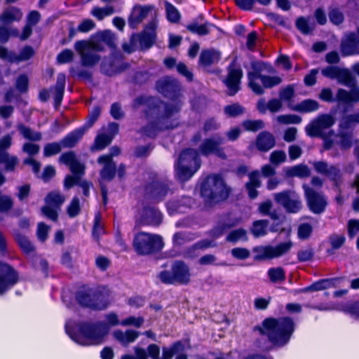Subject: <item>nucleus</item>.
<instances>
[{"instance_id":"nucleus-1","label":"nucleus","mask_w":359,"mask_h":359,"mask_svg":"<svg viewBox=\"0 0 359 359\" xmlns=\"http://www.w3.org/2000/svg\"><path fill=\"white\" fill-rule=\"evenodd\" d=\"M144 104V115L149 121L140 130L146 137L155 139L161 132L172 130L177 126L176 121L181 111L180 105L153 96L139 95L133 100L134 106Z\"/></svg>"},{"instance_id":"nucleus-2","label":"nucleus","mask_w":359,"mask_h":359,"mask_svg":"<svg viewBox=\"0 0 359 359\" xmlns=\"http://www.w3.org/2000/svg\"><path fill=\"white\" fill-rule=\"evenodd\" d=\"M109 330L108 324L103 321H80L74 325H65V331L69 338L83 346L102 344Z\"/></svg>"},{"instance_id":"nucleus-3","label":"nucleus","mask_w":359,"mask_h":359,"mask_svg":"<svg viewBox=\"0 0 359 359\" xmlns=\"http://www.w3.org/2000/svg\"><path fill=\"white\" fill-rule=\"evenodd\" d=\"M74 297L81 308L93 311L106 310L110 304L109 294L102 285L82 284L74 292Z\"/></svg>"},{"instance_id":"nucleus-4","label":"nucleus","mask_w":359,"mask_h":359,"mask_svg":"<svg viewBox=\"0 0 359 359\" xmlns=\"http://www.w3.org/2000/svg\"><path fill=\"white\" fill-rule=\"evenodd\" d=\"M231 189L225 183L222 177L215 175L206 177L201 184L200 192L207 208H212L217 204L226 200Z\"/></svg>"},{"instance_id":"nucleus-5","label":"nucleus","mask_w":359,"mask_h":359,"mask_svg":"<svg viewBox=\"0 0 359 359\" xmlns=\"http://www.w3.org/2000/svg\"><path fill=\"white\" fill-rule=\"evenodd\" d=\"M335 123L333 116L327 114L318 115L306 126V132L311 137H320L324 140V148L330 149L334 147V141L330 139L334 135V131L326 132Z\"/></svg>"},{"instance_id":"nucleus-6","label":"nucleus","mask_w":359,"mask_h":359,"mask_svg":"<svg viewBox=\"0 0 359 359\" xmlns=\"http://www.w3.org/2000/svg\"><path fill=\"white\" fill-rule=\"evenodd\" d=\"M163 247L164 243L159 235L140 231L134 236L133 248L140 256L156 254L161 251Z\"/></svg>"},{"instance_id":"nucleus-7","label":"nucleus","mask_w":359,"mask_h":359,"mask_svg":"<svg viewBox=\"0 0 359 359\" xmlns=\"http://www.w3.org/2000/svg\"><path fill=\"white\" fill-rule=\"evenodd\" d=\"M157 277L165 285H187L191 281L189 267L183 260L174 261L170 271L163 270L158 273Z\"/></svg>"},{"instance_id":"nucleus-8","label":"nucleus","mask_w":359,"mask_h":359,"mask_svg":"<svg viewBox=\"0 0 359 359\" xmlns=\"http://www.w3.org/2000/svg\"><path fill=\"white\" fill-rule=\"evenodd\" d=\"M294 331V323L290 318L271 319V348L286 344Z\"/></svg>"},{"instance_id":"nucleus-9","label":"nucleus","mask_w":359,"mask_h":359,"mask_svg":"<svg viewBox=\"0 0 359 359\" xmlns=\"http://www.w3.org/2000/svg\"><path fill=\"white\" fill-rule=\"evenodd\" d=\"M171 185L172 182L168 180H152L145 185V191L151 200L160 203L172 194Z\"/></svg>"},{"instance_id":"nucleus-10","label":"nucleus","mask_w":359,"mask_h":359,"mask_svg":"<svg viewBox=\"0 0 359 359\" xmlns=\"http://www.w3.org/2000/svg\"><path fill=\"white\" fill-rule=\"evenodd\" d=\"M19 280L18 271L11 264L0 262V296L11 290Z\"/></svg>"},{"instance_id":"nucleus-11","label":"nucleus","mask_w":359,"mask_h":359,"mask_svg":"<svg viewBox=\"0 0 359 359\" xmlns=\"http://www.w3.org/2000/svg\"><path fill=\"white\" fill-rule=\"evenodd\" d=\"M275 202L287 212L296 213L302 208L299 196L294 191L287 190L273 194Z\"/></svg>"},{"instance_id":"nucleus-12","label":"nucleus","mask_w":359,"mask_h":359,"mask_svg":"<svg viewBox=\"0 0 359 359\" xmlns=\"http://www.w3.org/2000/svg\"><path fill=\"white\" fill-rule=\"evenodd\" d=\"M224 139L217 136L216 138L207 137L205 138L198 148L200 155L208 157L210 155H215L221 159L225 160L226 154L224 149L222 147Z\"/></svg>"},{"instance_id":"nucleus-13","label":"nucleus","mask_w":359,"mask_h":359,"mask_svg":"<svg viewBox=\"0 0 359 359\" xmlns=\"http://www.w3.org/2000/svg\"><path fill=\"white\" fill-rule=\"evenodd\" d=\"M321 74L330 79H335L339 83L347 87H352L355 84L353 78L348 69L338 66H328L322 69Z\"/></svg>"},{"instance_id":"nucleus-14","label":"nucleus","mask_w":359,"mask_h":359,"mask_svg":"<svg viewBox=\"0 0 359 359\" xmlns=\"http://www.w3.org/2000/svg\"><path fill=\"white\" fill-rule=\"evenodd\" d=\"M303 189L310 210L315 214L323 212L327 204L325 197L321 193L314 191L307 184H303Z\"/></svg>"},{"instance_id":"nucleus-15","label":"nucleus","mask_w":359,"mask_h":359,"mask_svg":"<svg viewBox=\"0 0 359 359\" xmlns=\"http://www.w3.org/2000/svg\"><path fill=\"white\" fill-rule=\"evenodd\" d=\"M234 62H231L227 67L228 74L223 81L228 88V95L234 96L241 90V79L243 76L241 68H235Z\"/></svg>"},{"instance_id":"nucleus-16","label":"nucleus","mask_w":359,"mask_h":359,"mask_svg":"<svg viewBox=\"0 0 359 359\" xmlns=\"http://www.w3.org/2000/svg\"><path fill=\"white\" fill-rule=\"evenodd\" d=\"M269 67V63L262 61H252L251 62L252 72L248 73V86L257 95L264 93L263 88L256 82L262 74V72Z\"/></svg>"},{"instance_id":"nucleus-17","label":"nucleus","mask_w":359,"mask_h":359,"mask_svg":"<svg viewBox=\"0 0 359 359\" xmlns=\"http://www.w3.org/2000/svg\"><path fill=\"white\" fill-rule=\"evenodd\" d=\"M156 23L152 20L149 22L144 29L136 35L140 46L141 50H146L151 48L156 40Z\"/></svg>"},{"instance_id":"nucleus-18","label":"nucleus","mask_w":359,"mask_h":359,"mask_svg":"<svg viewBox=\"0 0 359 359\" xmlns=\"http://www.w3.org/2000/svg\"><path fill=\"white\" fill-rule=\"evenodd\" d=\"M163 215L158 208L146 205L142 208L140 222L144 226H158L162 223Z\"/></svg>"},{"instance_id":"nucleus-19","label":"nucleus","mask_w":359,"mask_h":359,"mask_svg":"<svg viewBox=\"0 0 359 359\" xmlns=\"http://www.w3.org/2000/svg\"><path fill=\"white\" fill-rule=\"evenodd\" d=\"M175 163L187 165V166H194L196 169H200L201 166L200 154L196 149L184 148L180 152L177 160Z\"/></svg>"},{"instance_id":"nucleus-20","label":"nucleus","mask_w":359,"mask_h":359,"mask_svg":"<svg viewBox=\"0 0 359 359\" xmlns=\"http://www.w3.org/2000/svg\"><path fill=\"white\" fill-rule=\"evenodd\" d=\"M154 9L152 5L142 6L136 4L133 6L131 13L128 19L129 27L132 29H136L144 18L147 17L149 13Z\"/></svg>"},{"instance_id":"nucleus-21","label":"nucleus","mask_w":359,"mask_h":359,"mask_svg":"<svg viewBox=\"0 0 359 359\" xmlns=\"http://www.w3.org/2000/svg\"><path fill=\"white\" fill-rule=\"evenodd\" d=\"M359 36L355 33L346 34L341 41V51L344 55H359Z\"/></svg>"},{"instance_id":"nucleus-22","label":"nucleus","mask_w":359,"mask_h":359,"mask_svg":"<svg viewBox=\"0 0 359 359\" xmlns=\"http://www.w3.org/2000/svg\"><path fill=\"white\" fill-rule=\"evenodd\" d=\"M129 67L130 65L128 62H123L119 66H116L114 59L105 57L100 63V72L104 75L112 76L123 72Z\"/></svg>"},{"instance_id":"nucleus-23","label":"nucleus","mask_w":359,"mask_h":359,"mask_svg":"<svg viewBox=\"0 0 359 359\" xmlns=\"http://www.w3.org/2000/svg\"><path fill=\"white\" fill-rule=\"evenodd\" d=\"M203 18L204 16L203 14L198 15L196 18L194 19L191 23L186 25L187 29L192 34H197L199 36H205L210 34V27L217 28L215 25L208 21L198 25V22L202 21Z\"/></svg>"},{"instance_id":"nucleus-24","label":"nucleus","mask_w":359,"mask_h":359,"mask_svg":"<svg viewBox=\"0 0 359 359\" xmlns=\"http://www.w3.org/2000/svg\"><path fill=\"white\" fill-rule=\"evenodd\" d=\"M86 130L84 128L80 126L68 133L60 140L63 148H73L82 139Z\"/></svg>"},{"instance_id":"nucleus-25","label":"nucleus","mask_w":359,"mask_h":359,"mask_svg":"<svg viewBox=\"0 0 359 359\" xmlns=\"http://www.w3.org/2000/svg\"><path fill=\"white\" fill-rule=\"evenodd\" d=\"M221 59L220 53L214 49H203L201 50L198 64L204 67H210Z\"/></svg>"},{"instance_id":"nucleus-26","label":"nucleus","mask_w":359,"mask_h":359,"mask_svg":"<svg viewBox=\"0 0 359 359\" xmlns=\"http://www.w3.org/2000/svg\"><path fill=\"white\" fill-rule=\"evenodd\" d=\"M114 338L118 341L123 346L134 342L140 336V332L134 330H126L123 332L121 330H116L114 332Z\"/></svg>"},{"instance_id":"nucleus-27","label":"nucleus","mask_w":359,"mask_h":359,"mask_svg":"<svg viewBox=\"0 0 359 359\" xmlns=\"http://www.w3.org/2000/svg\"><path fill=\"white\" fill-rule=\"evenodd\" d=\"M175 170L177 180L184 183L189 181L199 169L194 166L175 163Z\"/></svg>"},{"instance_id":"nucleus-28","label":"nucleus","mask_w":359,"mask_h":359,"mask_svg":"<svg viewBox=\"0 0 359 359\" xmlns=\"http://www.w3.org/2000/svg\"><path fill=\"white\" fill-rule=\"evenodd\" d=\"M14 239L18 245L25 255L35 252L36 248L29 239L24 234L17 231L14 233Z\"/></svg>"},{"instance_id":"nucleus-29","label":"nucleus","mask_w":359,"mask_h":359,"mask_svg":"<svg viewBox=\"0 0 359 359\" xmlns=\"http://www.w3.org/2000/svg\"><path fill=\"white\" fill-rule=\"evenodd\" d=\"M337 100L346 104L359 102V88H353L350 91L338 89Z\"/></svg>"},{"instance_id":"nucleus-30","label":"nucleus","mask_w":359,"mask_h":359,"mask_svg":"<svg viewBox=\"0 0 359 359\" xmlns=\"http://www.w3.org/2000/svg\"><path fill=\"white\" fill-rule=\"evenodd\" d=\"M66 84V76L63 73H60L57 76V81L55 86V93H54V103L55 106L57 107L60 105L64 93Z\"/></svg>"},{"instance_id":"nucleus-31","label":"nucleus","mask_w":359,"mask_h":359,"mask_svg":"<svg viewBox=\"0 0 359 359\" xmlns=\"http://www.w3.org/2000/svg\"><path fill=\"white\" fill-rule=\"evenodd\" d=\"M160 92L163 95L170 100H175L178 97V86L172 81L165 80L160 86Z\"/></svg>"},{"instance_id":"nucleus-32","label":"nucleus","mask_w":359,"mask_h":359,"mask_svg":"<svg viewBox=\"0 0 359 359\" xmlns=\"http://www.w3.org/2000/svg\"><path fill=\"white\" fill-rule=\"evenodd\" d=\"M318 108V102L314 100L311 99L304 100L300 103L291 107V109L293 111L300 113H311L317 111Z\"/></svg>"},{"instance_id":"nucleus-33","label":"nucleus","mask_w":359,"mask_h":359,"mask_svg":"<svg viewBox=\"0 0 359 359\" xmlns=\"http://www.w3.org/2000/svg\"><path fill=\"white\" fill-rule=\"evenodd\" d=\"M268 219H258L252 223L250 232L255 238H259L267 234Z\"/></svg>"},{"instance_id":"nucleus-34","label":"nucleus","mask_w":359,"mask_h":359,"mask_svg":"<svg viewBox=\"0 0 359 359\" xmlns=\"http://www.w3.org/2000/svg\"><path fill=\"white\" fill-rule=\"evenodd\" d=\"M18 130L24 138L29 141L37 142L40 141L42 138V135L40 132H35L30 128L25 126L23 123L18 124Z\"/></svg>"},{"instance_id":"nucleus-35","label":"nucleus","mask_w":359,"mask_h":359,"mask_svg":"<svg viewBox=\"0 0 359 359\" xmlns=\"http://www.w3.org/2000/svg\"><path fill=\"white\" fill-rule=\"evenodd\" d=\"M286 174L290 177L305 178L311 175V171L307 165L299 164L288 168Z\"/></svg>"},{"instance_id":"nucleus-36","label":"nucleus","mask_w":359,"mask_h":359,"mask_svg":"<svg viewBox=\"0 0 359 359\" xmlns=\"http://www.w3.org/2000/svg\"><path fill=\"white\" fill-rule=\"evenodd\" d=\"M165 7L167 20L171 23H178L182 17L179 10L168 1H165Z\"/></svg>"},{"instance_id":"nucleus-37","label":"nucleus","mask_w":359,"mask_h":359,"mask_svg":"<svg viewBox=\"0 0 359 359\" xmlns=\"http://www.w3.org/2000/svg\"><path fill=\"white\" fill-rule=\"evenodd\" d=\"M98 39L104 43L111 49H115L116 45L115 43V35L109 29H105L97 32V34Z\"/></svg>"},{"instance_id":"nucleus-38","label":"nucleus","mask_w":359,"mask_h":359,"mask_svg":"<svg viewBox=\"0 0 359 359\" xmlns=\"http://www.w3.org/2000/svg\"><path fill=\"white\" fill-rule=\"evenodd\" d=\"M256 147L260 151L266 152L269 150V131H262L256 139Z\"/></svg>"},{"instance_id":"nucleus-39","label":"nucleus","mask_w":359,"mask_h":359,"mask_svg":"<svg viewBox=\"0 0 359 359\" xmlns=\"http://www.w3.org/2000/svg\"><path fill=\"white\" fill-rule=\"evenodd\" d=\"M101 57L98 54L92 53H81V63L86 67H91L96 65Z\"/></svg>"},{"instance_id":"nucleus-40","label":"nucleus","mask_w":359,"mask_h":359,"mask_svg":"<svg viewBox=\"0 0 359 359\" xmlns=\"http://www.w3.org/2000/svg\"><path fill=\"white\" fill-rule=\"evenodd\" d=\"M292 246L291 241L281 243L273 248H271V259L278 257L287 252Z\"/></svg>"},{"instance_id":"nucleus-41","label":"nucleus","mask_w":359,"mask_h":359,"mask_svg":"<svg viewBox=\"0 0 359 359\" xmlns=\"http://www.w3.org/2000/svg\"><path fill=\"white\" fill-rule=\"evenodd\" d=\"M334 280L333 279H323L316 283H314L309 287H307L303 289V292H310V291H319L323 290L324 289H327L331 287L334 285Z\"/></svg>"},{"instance_id":"nucleus-42","label":"nucleus","mask_w":359,"mask_h":359,"mask_svg":"<svg viewBox=\"0 0 359 359\" xmlns=\"http://www.w3.org/2000/svg\"><path fill=\"white\" fill-rule=\"evenodd\" d=\"M224 114L230 118H235L242 115L245 112V108L239 103H233L224 107Z\"/></svg>"},{"instance_id":"nucleus-43","label":"nucleus","mask_w":359,"mask_h":359,"mask_svg":"<svg viewBox=\"0 0 359 359\" xmlns=\"http://www.w3.org/2000/svg\"><path fill=\"white\" fill-rule=\"evenodd\" d=\"M335 137L339 138V141H334V145L335 144H339L341 149H348L352 146V136L351 133H344L342 130L339 131V134L338 136H335Z\"/></svg>"},{"instance_id":"nucleus-44","label":"nucleus","mask_w":359,"mask_h":359,"mask_svg":"<svg viewBox=\"0 0 359 359\" xmlns=\"http://www.w3.org/2000/svg\"><path fill=\"white\" fill-rule=\"evenodd\" d=\"M112 142V137L106 133L97 135L94 141V148L97 150H102L109 146Z\"/></svg>"},{"instance_id":"nucleus-45","label":"nucleus","mask_w":359,"mask_h":359,"mask_svg":"<svg viewBox=\"0 0 359 359\" xmlns=\"http://www.w3.org/2000/svg\"><path fill=\"white\" fill-rule=\"evenodd\" d=\"M242 126L246 131L257 132L264 128V123L262 120H244L242 123Z\"/></svg>"},{"instance_id":"nucleus-46","label":"nucleus","mask_w":359,"mask_h":359,"mask_svg":"<svg viewBox=\"0 0 359 359\" xmlns=\"http://www.w3.org/2000/svg\"><path fill=\"white\" fill-rule=\"evenodd\" d=\"M116 174V163L109 165H104L100 170V175L102 180L110 182L113 180Z\"/></svg>"},{"instance_id":"nucleus-47","label":"nucleus","mask_w":359,"mask_h":359,"mask_svg":"<svg viewBox=\"0 0 359 359\" xmlns=\"http://www.w3.org/2000/svg\"><path fill=\"white\" fill-rule=\"evenodd\" d=\"M151 74L147 71H137L132 76V82L137 86L145 84L150 79Z\"/></svg>"},{"instance_id":"nucleus-48","label":"nucleus","mask_w":359,"mask_h":359,"mask_svg":"<svg viewBox=\"0 0 359 359\" xmlns=\"http://www.w3.org/2000/svg\"><path fill=\"white\" fill-rule=\"evenodd\" d=\"M62 146L61 142L47 143L43 147V156L50 157L59 154L62 150Z\"/></svg>"},{"instance_id":"nucleus-49","label":"nucleus","mask_w":359,"mask_h":359,"mask_svg":"<svg viewBox=\"0 0 359 359\" xmlns=\"http://www.w3.org/2000/svg\"><path fill=\"white\" fill-rule=\"evenodd\" d=\"M46 202L56 208H60L65 202V197L60 193L50 191L46 197Z\"/></svg>"},{"instance_id":"nucleus-50","label":"nucleus","mask_w":359,"mask_h":359,"mask_svg":"<svg viewBox=\"0 0 359 359\" xmlns=\"http://www.w3.org/2000/svg\"><path fill=\"white\" fill-rule=\"evenodd\" d=\"M101 113V109L99 106H95L93 108L91 111L89 112L88 119L85 123L81 126L86 130L91 128L95 122L97 120Z\"/></svg>"},{"instance_id":"nucleus-51","label":"nucleus","mask_w":359,"mask_h":359,"mask_svg":"<svg viewBox=\"0 0 359 359\" xmlns=\"http://www.w3.org/2000/svg\"><path fill=\"white\" fill-rule=\"evenodd\" d=\"M15 13H20V9L15 7H13L12 10H7L4 11L0 16V20L4 25L11 24L13 21L18 20L15 16Z\"/></svg>"},{"instance_id":"nucleus-52","label":"nucleus","mask_w":359,"mask_h":359,"mask_svg":"<svg viewBox=\"0 0 359 359\" xmlns=\"http://www.w3.org/2000/svg\"><path fill=\"white\" fill-rule=\"evenodd\" d=\"M153 148L151 144L138 145L135 147L133 154L137 158H145L149 156Z\"/></svg>"},{"instance_id":"nucleus-53","label":"nucleus","mask_w":359,"mask_h":359,"mask_svg":"<svg viewBox=\"0 0 359 359\" xmlns=\"http://www.w3.org/2000/svg\"><path fill=\"white\" fill-rule=\"evenodd\" d=\"M115 13V9L112 6H107L104 8L95 7L92 13L97 20H102L106 16H109Z\"/></svg>"},{"instance_id":"nucleus-54","label":"nucleus","mask_w":359,"mask_h":359,"mask_svg":"<svg viewBox=\"0 0 359 359\" xmlns=\"http://www.w3.org/2000/svg\"><path fill=\"white\" fill-rule=\"evenodd\" d=\"M81 212L80 200L78 197L74 196L69 205L67 206V212L69 217L74 218L76 217Z\"/></svg>"},{"instance_id":"nucleus-55","label":"nucleus","mask_w":359,"mask_h":359,"mask_svg":"<svg viewBox=\"0 0 359 359\" xmlns=\"http://www.w3.org/2000/svg\"><path fill=\"white\" fill-rule=\"evenodd\" d=\"M297 29L303 34H307L313 31L314 25L309 22V20L305 18H299L296 21Z\"/></svg>"},{"instance_id":"nucleus-56","label":"nucleus","mask_w":359,"mask_h":359,"mask_svg":"<svg viewBox=\"0 0 359 359\" xmlns=\"http://www.w3.org/2000/svg\"><path fill=\"white\" fill-rule=\"evenodd\" d=\"M15 88L20 93H25L29 90V79L28 76L22 74L19 75L16 79Z\"/></svg>"},{"instance_id":"nucleus-57","label":"nucleus","mask_w":359,"mask_h":359,"mask_svg":"<svg viewBox=\"0 0 359 359\" xmlns=\"http://www.w3.org/2000/svg\"><path fill=\"white\" fill-rule=\"evenodd\" d=\"M285 280V273L280 267L271 269V283L280 284Z\"/></svg>"},{"instance_id":"nucleus-58","label":"nucleus","mask_w":359,"mask_h":359,"mask_svg":"<svg viewBox=\"0 0 359 359\" xmlns=\"http://www.w3.org/2000/svg\"><path fill=\"white\" fill-rule=\"evenodd\" d=\"M278 122L283 124H298L302 122V118L296 114L280 115L276 118Z\"/></svg>"},{"instance_id":"nucleus-59","label":"nucleus","mask_w":359,"mask_h":359,"mask_svg":"<svg viewBox=\"0 0 359 359\" xmlns=\"http://www.w3.org/2000/svg\"><path fill=\"white\" fill-rule=\"evenodd\" d=\"M172 243L175 246H182L189 240V233L185 231H177L172 236Z\"/></svg>"},{"instance_id":"nucleus-60","label":"nucleus","mask_w":359,"mask_h":359,"mask_svg":"<svg viewBox=\"0 0 359 359\" xmlns=\"http://www.w3.org/2000/svg\"><path fill=\"white\" fill-rule=\"evenodd\" d=\"M74 59V53L71 49L65 48L57 55V62L59 64H66Z\"/></svg>"},{"instance_id":"nucleus-61","label":"nucleus","mask_w":359,"mask_h":359,"mask_svg":"<svg viewBox=\"0 0 359 359\" xmlns=\"http://www.w3.org/2000/svg\"><path fill=\"white\" fill-rule=\"evenodd\" d=\"M284 217L271 214V231H278L283 229Z\"/></svg>"},{"instance_id":"nucleus-62","label":"nucleus","mask_w":359,"mask_h":359,"mask_svg":"<svg viewBox=\"0 0 359 359\" xmlns=\"http://www.w3.org/2000/svg\"><path fill=\"white\" fill-rule=\"evenodd\" d=\"M13 207L12 198L7 195H2L0 197V212L6 213Z\"/></svg>"},{"instance_id":"nucleus-63","label":"nucleus","mask_w":359,"mask_h":359,"mask_svg":"<svg viewBox=\"0 0 359 359\" xmlns=\"http://www.w3.org/2000/svg\"><path fill=\"white\" fill-rule=\"evenodd\" d=\"M220 128V123H218L215 118L211 117L205 120L203 126V130L205 133L210 131L217 130Z\"/></svg>"},{"instance_id":"nucleus-64","label":"nucleus","mask_w":359,"mask_h":359,"mask_svg":"<svg viewBox=\"0 0 359 359\" xmlns=\"http://www.w3.org/2000/svg\"><path fill=\"white\" fill-rule=\"evenodd\" d=\"M135 356L130 354H124L121 356V359H147L148 355L146 350L143 348H135Z\"/></svg>"}]
</instances>
